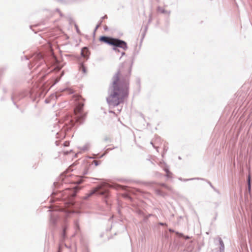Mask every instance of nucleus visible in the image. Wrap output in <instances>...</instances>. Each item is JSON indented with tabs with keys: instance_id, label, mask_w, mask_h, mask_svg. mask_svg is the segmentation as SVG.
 <instances>
[{
	"instance_id": "obj_26",
	"label": "nucleus",
	"mask_w": 252,
	"mask_h": 252,
	"mask_svg": "<svg viewBox=\"0 0 252 252\" xmlns=\"http://www.w3.org/2000/svg\"><path fill=\"white\" fill-rule=\"evenodd\" d=\"M161 186L167 188V189H169V188L164 183H162L160 184Z\"/></svg>"
},
{
	"instance_id": "obj_6",
	"label": "nucleus",
	"mask_w": 252,
	"mask_h": 252,
	"mask_svg": "<svg viewBox=\"0 0 252 252\" xmlns=\"http://www.w3.org/2000/svg\"><path fill=\"white\" fill-rule=\"evenodd\" d=\"M79 189H80L77 186H75L73 188V189L71 190L69 189H66L64 193L66 194V196H65L64 198L74 197L76 195V194Z\"/></svg>"
},
{
	"instance_id": "obj_34",
	"label": "nucleus",
	"mask_w": 252,
	"mask_h": 252,
	"mask_svg": "<svg viewBox=\"0 0 252 252\" xmlns=\"http://www.w3.org/2000/svg\"><path fill=\"white\" fill-rule=\"evenodd\" d=\"M104 140L105 141H109V138L107 137H106L105 138H104Z\"/></svg>"
},
{
	"instance_id": "obj_5",
	"label": "nucleus",
	"mask_w": 252,
	"mask_h": 252,
	"mask_svg": "<svg viewBox=\"0 0 252 252\" xmlns=\"http://www.w3.org/2000/svg\"><path fill=\"white\" fill-rule=\"evenodd\" d=\"M48 211L51 212L50 213V225L53 228L56 227L57 222L60 218L61 213V211H52L49 210Z\"/></svg>"
},
{
	"instance_id": "obj_35",
	"label": "nucleus",
	"mask_w": 252,
	"mask_h": 252,
	"mask_svg": "<svg viewBox=\"0 0 252 252\" xmlns=\"http://www.w3.org/2000/svg\"><path fill=\"white\" fill-rule=\"evenodd\" d=\"M169 231L171 232H174V230L171 228H169Z\"/></svg>"
},
{
	"instance_id": "obj_40",
	"label": "nucleus",
	"mask_w": 252,
	"mask_h": 252,
	"mask_svg": "<svg viewBox=\"0 0 252 252\" xmlns=\"http://www.w3.org/2000/svg\"><path fill=\"white\" fill-rule=\"evenodd\" d=\"M58 252H61V250H60V246H59V250H58Z\"/></svg>"
},
{
	"instance_id": "obj_30",
	"label": "nucleus",
	"mask_w": 252,
	"mask_h": 252,
	"mask_svg": "<svg viewBox=\"0 0 252 252\" xmlns=\"http://www.w3.org/2000/svg\"><path fill=\"white\" fill-rule=\"evenodd\" d=\"M68 145H69V142H68L66 141V142H65L64 143V146H68Z\"/></svg>"
},
{
	"instance_id": "obj_15",
	"label": "nucleus",
	"mask_w": 252,
	"mask_h": 252,
	"mask_svg": "<svg viewBox=\"0 0 252 252\" xmlns=\"http://www.w3.org/2000/svg\"><path fill=\"white\" fill-rule=\"evenodd\" d=\"M65 91H67L69 94H72L74 93L72 89L68 87H66L62 90V92Z\"/></svg>"
},
{
	"instance_id": "obj_25",
	"label": "nucleus",
	"mask_w": 252,
	"mask_h": 252,
	"mask_svg": "<svg viewBox=\"0 0 252 252\" xmlns=\"http://www.w3.org/2000/svg\"><path fill=\"white\" fill-rule=\"evenodd\" d=\"M143 217H144L143 221L145 222H147V221L148 220V218H149L148 217H147V216H145V215Z\"/></svg>"
},
{
	"instance_id": "obj_4",
	"label": "nucleus",
	"mask_w": 252,
	"mask_h": 252,
	"mask_svg": "<svg viewBox=\"0 0 252 252\" xmlns=\"http://www.w3.org/2000/svg\"><path fill=\"white\" fill-rule=\"evenodd\" d=\"M100 40L110 45L121 47L123 49H126V45L125 42L115 38L102 36L100 37Z\"/></svg>"
},
{
	"instance_id": "obj_41",
	"label": "nucleus",
	"mask_w": 252,
	"mask_h": 252,
	"mask_svg": "<svg viewBox=\"0 0 252 252\" xmlns=\"http://www.w3.org/2000/svg\"><path fill=\"white\" fill-rule=\"evenodd\" d=\"M179 180H180V181H183V179H182V178H179Z\"/></svg>"
},
{
	"instance_id": "obj_9",
	"label": "nucleus",
	"mask_w": 252,
	"mask_h": 252,
	"mask_svg": "<svg viewBox=\"0 0 252 252\" xmlns=\"http://www.w3.org/2000/svg\"><path fill=\"white\" fill-rule=\"evenodd\" d=\"M163 170L165 172L166 175L165 176L167 178H171L172 173L169 170V166L165 163V167L163 168Z\"/></svg>"
},
{
	"instance_id": "obj_12",
	"label": "nucleus",
	"mask_w": 252,
	"mask_h": 252,
	"mask_svg": "<svg viewBox=\"0 0 252 252\" xmlns=\"http://www.w3.org/2000/svg\"><path fill=\"white\" fill-rule=\"evenodd\" d=\"M70 129V127H66L65 128V129L64 130V131L63 132H62L61 133V136H59V132H57L56 134H57V138H60V137H65V132L66 131H68Z\"/></svg>"
},
{
	"instance_id": "obj_36",
	"label": "nucleus",
	"mask_w": 252,
	"mask_h": 252,
	"mask_svg": "<svg viewBox=\"0 0 252 252\" xmlns=\"http://www.w3.org/2000/svg\"><path fill=\"white\" fill-rule=\"evenodd\" d=\"M3 91L4 93H6L7 92V90L6 88H3Z\"/></svg>"
},
{
	"instance_id": "obj_39",
	"label": "nucleus",
	"mask_w": 252,
	"mask_h": 252,
	"mask_svg": "<svg viewBox=\"0 0 252 252\" xmlns=\"http://www.w3.org/2000/svg\"><path fill=\"white\" fill-rule=\"evenodd\" d=\"M153 216V215L152 214H149L148 215H147V216L148 217V218H149L150 216Z\"/></svg>"
},
{
	"instance_id": "obj_42",
	"label": "nucleus",
	"mask_w": 252,
	"mask_h": 252,
	"mask_svg": "<svg viewBox=\"0 0 252 252\" xmlns=\"http://www.w3.org/2000/svg\"><path fill=\"white\" fill-rule=\"evenodd\" d=\"M45 103H48L49 102V101H48L47 99H46V100H45Z\"/></svg>"
},
{
	"instance_id": "obj_32",
	"label": "nucleus",
	"mask_w": 252,
	"mask_h": 252,
	"mask_svg": "<svg viewBox=\"0 0 252 252\" xmlns=\"http://www.w3.org/2000/svg\"><path fill=\"white\" fill-rule=\"evenodd\" d=\"M116 148H117V147H113L112 148H108L107 149V150H113V149H116Z\"/></svg>"
},
{
	"instance_id": "obj_3",
	"label": "nucleus",
	"mask_w": 252,
	"mask_h": 252,
	"mask_svg": "<svg viewBox=\"0 0 252 252\" xmlns=\"http://www.w3.org/2000/svg\"><path fill=\"white\" fill-rule=\"evenodd\" d=\"M44 80H36L34 82L32 88L30 92L31 98L35 101L37 97L45 95L52 86L49 87V84L43 81Z\"/></svg>"
},
{
	"instance_id": "obj_28",
	"label": "nucleus",
	"mask_w": 252,
	"mask_h": 252,
	"mask_svg": "<svg viewBox=\"0 0 252 252\" xmlns=\"http://www.w3.org/2000/svg\"><path fill=\"white\" fill-rule=\"evenodd\" d=\"M176 234H177V235L179 237H182L183 236V233H179L178 232H176Z\"/></svg>"
},
{
	"instance_id": "obj_38",
	"label": "nucleus",
	"mask_w": 252,
	"mask_h": 252,
	"mask_svg": "<svg viewBox=\"0 0 252 252\" xmlns=\"http://www.w3.org/2000/svg\"><path fill=\"white\" fill-rule=\"evenodd\" d=\"M137 85H140V80H138L137 81Z\"/></svg>"
},
{
	"instance_id": "obj_10",
	"label": "nucleus",
	"mask_w": 252,
	"mask_h": 252,
	"mask_svg": "<svg viewBox=\"0 0 252 252\" xmlns=\"http://www.w3.org/2000/svg\"><path fill=\"white\" fill-rule=\"evenodd\" d=\"M218 240H219V244L220 246V249H219V252H224V243H223L222 240L221 239V238L219 237Z\"/></svg>"
},
{
	"instance_id": "obj_43",
	"label": "nucleus",
	"mask_w": 252,
	"mask_h": 252,
	"mask_svg": "<svg viewBox=\"0 0 252 252\" xmlns=\"http://www.w3.org/2000/svg\"><path fill=\"white\" fill-rule=\"evenodd\" d=\"M58 82V81H56V82H55L52 86H54V85H55L56 84H57V83Z\"/></svg>"
},
{
	"instance_id": "obj_8",
	"label": "nucleus",
	"mask_w": 252,
	"mask_h": 252,
	"mask_svg": "<svg viewBox=\"0 0 252 252\" xmlns=\"http://www.w3.org/2000/svg\"><path fill=\"white\" fill-rule=\"evenodd\" d=\"M67 229V226L66 225H64L63 226L62 231L61 233V241H63L66 236V230Z\"/></svg>"
},
{
	"instance_id": "obj_23",
	"label": "nucleus",
	"mask_w": 252,
	"mask_h": 252,
	"mask_svg": "<svg viewBox=\"0 0 252 252\" xmlns=\"http://www.w3.org/2000/svg\"><path fill=\"white\" fill-rule=\"evenodd\" d=\"M80 70L84 73H86V68L83 65L81 66V68H80Z\"/></svg>"
},
{
	"instance_id": "obj_11",
	"label": "nucleus",
	"mask_w": 252,
	"mask_h": 252,
	"mask_svg": "<svg viewBox=\"0 0 252 252\" xmlns=\"http://www.w3.org/2000/svg\"><path fill=\"white\" fill-rule=\"evenodd\" d=\"M248 190L249 194L251 193V178L250 174H249L247 179Z\"/></svg>"
},
{
	"instance_id": "obj_1",
	"label": "nucleus",
	"mask_w": 252,
	"mask_h": 252,
	"mask_svg": "<svg viewBox=\"0 0 252 252\" xmlns=\"http://www.w3.org/2000/svg\"><path fill=\"white\" fill-rule=\"evenodd\" d=\"M129 86L128 80H113L109 86V95L106 98L109 105L115 107L123 103L128 96Z\"/></svg>"
},
{
	"instance_id": "obj_33",
	"label": "nucleus",
	"mask_w": 252,
	"mask_h": 252,
	"mask_svg": "<svg viewBox=\"0 0 252 252\" xmlns=\"http://www.w3.org/2000/svg\"><path fill=\"white\" fill-rule=\"evenodd\" d=\"M83 151H85V150H87V147L86 146H84L82 149Z\"/></svg>"
},
{
	"instance_id": "obj_44",
	"label": "nucleus",
	"mask_w": 252,
	"mask_h": 252,
	"mask_svg": "<svg viewBox=\"0 0 252 252\" xmlns=\"http://www.w3.org/2000/svg\"><path fill=\"white\" fill-rule=\"evenodd\" d=\"M93 179H94V180H99L98 179H97V178H93Z\"/></svg>"
},
{
	"instance_id": "obj_19",
	"label": "nucleus",
	"mask_w": 252,
	"mask_h": 252,
	"mask_svg": "<svg viewBox=\"0 0 252 252\" xmlns=\"http://www.w3.org/2000/svg\"><path fill=\"white\" fill-rule=\"evenodd\" d=\"M74 226H75V228L76 230H79V229H80L79 225V223L77 221H75Z\"/></svg>"
},
{
	"instance_id": "obj_2",
	"label": "nucleus",
	"mask_w": 252,
	"mask_h": 252,
	"mask_svg": "<svg viewBox=\"0 0 252 252\" xmlns=\"http://www.w3.org/2000/svg\"><path fill=\"white\" fill-rule=\"evenodd\" d=\"M120 186L116 184H109L103 182L98 185L96 187L93 188L90 191L86 194L83 198L84 200H88L94 194H97L102 197L103 200L105 202L107 206L111 204L110 201V188H114L117 189H120Z\"/></svg>"
},
{
	"instance_id": "obj_18",
	"label": "nucleus",
	"mask_w": 252,
	"mask_h": 252,
	"mask_svg": "<svg viewBox=\"0 0 252 252\" xmlns=\"http://www.w3.org/2000/svg\"><path fill=\"white\" fill-rule=\"evenodd\" d=\"M89 167L88 166H86L85 167L83 171L82 172V174L84 176L89 174Z\"/></svg>"
},
{
	"instance_id": "obj_37",
	"label": "nucleus",
	"mask_w": 252,
	"mask_h": 252,
	"mask_svg": "<svg viewBox=\"0 0 252 252\" xmlns=\"http://www.w3.org/2000/svg\"><path fill=\"white\" fill-rule=\"evenodd\" d=\"M185 238L186 240H188V239H189V237L187 235L185 237Z\"/></svg>"
},
{
	"instance_id": "obj_29",
	"label": "nucleus",
	"mask_w": 252,
	"mask_h": 252,
	"mask_svg": "<svg viewBox=\"0 0 252 252\" xmlns=\"http://www.w3.org/2000/svg\"><path fill=\"white\" fill-rule=\"evenodd\" d=\"M159 224L160 225H161V226H164V225H166V223H164V222H159Z\"/></svg>"
},
{
	"instance_id": "obj_17",
	"label": "nucleus",
	"mask_w": 252,
	"mask_h": 252,
	"mask_svg": "<svg viewBox=\"0 0 252 252\" xmlns=\"http://www.w3.org/2000/svg\"><path fill=\"white\" fill-rule=\"evenodd\" d=\"M135 212L136 214H137L138 215H140V216H144V213L142 211H141V210H140L138 208H136L135 210Z\"/></svg>"
},
{
	"instance_id": "obj_21",
	"label": "nucleus",
	"mask_w": 252,
	"mask_h": 252,
	"mask_svg": "<svg viewBox=\"0 0 252 252\" xmlns=\"http://www.w3.org/2000/svg\"><path fill=\"white\" fill-rule=\"evenodd\" d=\"M195 179H197V180H203V179L202 178H191V179H184L183 180V181L184 182H186V181H189V180H195Z\"/></svg>"
},
{
	"instance_id": "obj_27",
	"label": "nucleus",
	"mask_w": 252,
	"mask_h": 252,
	"mask_svg": "<svg viewBox=\"0 0 252 252\" xmlns=\"http://www.w3.org/2000/svg\"><path fill=\"white\" fill-rule=\"evenodd\" d=\"M11 99H12V101H13V102L14 104L16 105V107L17 108H18V105H16V103H15V101H14V100H13V99H14L13 96H11Z\"/></svg>"
},
{
	"instance_id": "obj_16",
	"label": "nucleus",
	"mask_w": 252,
	"mask_h": 252,
	"mask_svg": "<svg viewBox=\"0 0 252 252\" xmlns=\"http://www.w3.org/2000/svg\"><path fill=\"white\" fill-rule=\"evenodd\" d=\"M155 191L158 195L164 196L165 195V193L159 189H156Z\"/></svg>"
},
{
	"instance_id": "obj_20",
	"label": "nucleus",
	"mask_w": 252,
	"mask_h": 252,
	"mask_svg": "<svg viewBox=\"0 0 252 252\" xmlns=\"http://www.w3.org/2000/svg\"><path fill=\"white\" fill-rule=\"evenodd\" d=\"M57 194H58L56 190H54L52 191V192L51 193V200L52 199V197H54L55 196V195H56Z\"/></svg>"
},
{
	"instance_id": "obj_13",
	"label": "nucleus",
	"mask_w": 252,
	"mask_h": 252,
	"mask_svg": "<svg viewBox=\"0 0 252 252\" xmlns=\"http://www.w3.org/2000/svg\"><path fill=\"white\" fill-rule=\"evenodd\" d=\"M63 182V179L62 178V177H61L59 179V181L58 182H54V186L55 188H58L61 185V183H60V182Z\"/></svg>"
},
{
	"instance_id": "obj_45",
	"label": "nucleus",
	"mask_w": 252,
	"mask_h": 252,
	"mask_svg": "<svg viewBox=\"0 0 252 252\" xmlns=\"http://www.w3.org/2000/svg\"><path fill=\"white\" fill-rule=\"evenodd\" d=\"M56 145H58V144L57 143H58V142H57V141H56Z\"/></svg>"
},
{
	"instance_id": "obj_7",
	"label": "nucleus",
	"mask_w": 252,
	"mask_h": 252,
	"mask_svg": "<svg viewBox=\"0 0 252 252\" xmlns=\"http://www.w3.org/2000/svg\"><path fill=\"white\" fill-rule=\"evenodd\" d=\"M84 106V103L81 101L78 102L76 105L75 111L78 113V117L83 118L84 117L82 114Z\"/></svg>"
},
{
	"instance_id": "obj_14",
	"label": "nucleus",
	"mask_w": 252,
	"mask_h": 252,
	"mask_svg": "<svg viewBox=\"0 0 252 252\" xmlns=\"http://www.w3.org/2000/svg\"><path fill=\"white\" fill-rule=\"evenodd\" d=\"M88 49L86 48H84L82 50L81 54L84 57H86L88 56Z\"/></svg>"
},
{
	"instance_id": "obj_24",
	"label": "nucleus",
	"mask_w": 252,
	"mask_h": 252,
	"mask_svg": "<svg viewBox=\"0 0 252 252\" xmlns=\"http://www.w3.org/2000/svg\"><path fill=\"white\" fill-rule=\"evenodd\" d=\"M208 183L209 184V185L210 186V187L215 191H217V189L215 188V187L212 185V183L210 182V181H208Z\"/></svg>"
},
{
	"instance_id": "obj_31",
	"label": "nucleus",
	"mask_w": 252,
	"mask_h": 252,
	"mask_svg": "<svg viewBox=\"0 0 252 252\" xmlns=\"http://www.w3.org/2000/svg\"><path fill=\"white\" fill-rule=\"evenodd\" d=\"M156 176L158 177H160L161 176V174L158 172H157Z\"/></svg>"
},
{
	"instance_id": "obj_22",
	"label": "nucleus",
	"mask_w": 252,
	"mask_h": 252,
	"mask_svg": "<svg viewBox=\"0 0 252 252\" xmlns=\"http://www.w3.org/2000/svg\"><path fill=\"white\" fill-rule=\"evenodd\" d=\"M93 163H94L95 166H98V165H99L100 164V161H99V160H94L93 161Z\"/></svg>"
}]
</instances>
